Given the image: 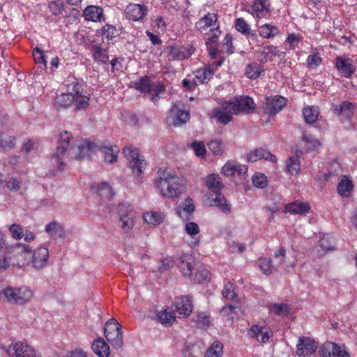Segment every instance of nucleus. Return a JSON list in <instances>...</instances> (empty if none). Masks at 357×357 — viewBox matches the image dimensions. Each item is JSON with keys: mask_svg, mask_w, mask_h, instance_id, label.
Listing matches in <instances>:
<instances>
[{"mask_svg": "<svg viewBox=\"0 0 357 357\" xmlns=\"http://www.w3.org/2000/svg\"><path fill=\"white\" fill-rule=\"evenodd\" d=\"M253 185L259 188H264L267 185L266 176L263 174H255L252 176Z\"/></svg>", "mask_w": 357, "mask_h": 357, "instance_id": "62", "label": "nucleus"}, {"mask_svg": "<svg viewBox=\"0 0 357 357\" xmlns=\"http://www.w3.org/2000/svg\"><path fill=\"white\" fill-rule=\"evenodd\" d=\"M16 139L14 136L0 133V147L4 152L10 151L15 147Z\"/></svg>", "mask_w": 357, "mask_h": 357, "instance_id": "34", "label": "nucleus"}, {"mask_svg": "<svg viewBox=\"0 0 357 357\" xmlns=\"http://www.w3.org/2000/svg\"><path fill=\"white\" fill-rule=\"evenodd\" d=\"M235 27L236 30L245 36L250 43L258 40V36L255 31L250 29L249 24L242 18H238L235 20Z\"/></svg>", "mask_w": 357, "mask_h": 357, "instance_id": "12", "label": "nucleus"}, {"mask_svg": "<svg viewBox=\"0 0 357 357\" xmlns=\"http://www.w3.org/2000/svg\"><path fill=\"white\" fill-rule=\"evenodd\" d=\"M33 56L36 63L40 65V68H46V60L43 54V50L39 47H36L33 50Z\"/></svg>", "mask_w": 357, "mask_h": 357, "instance_id": "52", "label": "nucleus"}, {"mask_svg": "<svg viewBox=\"0 0 357 357\" xmlns=\"http://www.w3.org/2000/svg\"><path fill=\"white\" fill-rule=\"evenodd\" d=\"M217 21V16L214 13H208L204 17L196 22V28L199 31H203L211 26L213 22Z\"/></svg>", "mask_w": 357, "mask_h": 357, "instance_id": "30", "label": "nucleus"}, {"mask_svg": "<svg viewBox=\"0 0 357 357\" xmlns=\"http://www.w3.org/2000/svg\"><path fill=\"white\" fill-rule=\"evenodd\" d=\"M175 310L181 315L188 317L192 311V301L190 296H183L175 303Z\"/></svg>", "mask_w": 357, "mask_h": 357, "instance_id": "15", "label": "nucleus"}, {"mask_svg": "<svg viewBox=\"0 0 357 357\" xmlns=\"http://www.w3.org/2000/svg\"><path fill=\"white\" fill-rule=\"evenodd\" d=\"M102 33L107 39H112L120 36L119 29H117L115 26L111 24H106L102 26Z\"/></svg>", "mask_w": 357, "mask_h": 357, "instance_id": "49", "label": "nucleus"}, {"mask_svg": "<svg viewBox=\"0 0 357 357\" xmlns=\"http://www.w3.org/2000/svg\"><path fill=\"white\" fill-rule=\"evenodd\" d=\"M223 344L220 342H215L206 350L204 357H222L223 354Z\"/></svg>", "mask_w": 357, "mask_h": 357, "instance_id": "41", "label": "nucleus"}, {"mask_svg": "<svg viewBox=\"0 0 357 357\" xmlns=\"http://www.w3.org/2000/svg\"><path fill=\"white\" fill-rule=\"evenodd\" d=\"M121 227L125 232H128L133 227V220L128 216V215H123L121 217Z\"/></svg>", "mask_w": 357, "mask_h": 357, "instance_id": "63", "label": "nucleus"}, {"mask_svg": "<svg viewBox=\"0 0 357 357\" xmlns=\"http://www.w3.org/2000/svg\"><path fill=\"white\" fill-rule=\"evenodd\" d=\"M333 111L337 115L343 114L346 119L351 121L354 114V105L351 102L345 101L334 105Z\"/></svg>", "mask_w": 357, "mask_h": 357, "instance_id": "21", "label": "nucleus"}, {"mask_svg": "<svg viewBox=\"0 0 357 357\" xmlns=\"http://www.w3.org/2000/svg\"><path fill=\"white\" fill-rule=\"evenodd\" d=\"M214 205L218 206L222 212L229 213L231 211V205L227 203V199L222 194H215V197L213 198Z\"/></svg>", "mask_w": 357, "mask_h": 357, "instance_id": "40", "label": "nucleus"}, {"mask_svg": "<svg viewBox=\"0 0 357 357\" xmlns=\"http://www.w3.org/2000/svg\"><path fill=\"white\" fill-rule=\"evenodd\" d=\"M353 183L346 176H344L338 184L337 190L339 194L344 197H349L353 190Z\"/></svg>", "mask_w": 357, "mask_h": 357, "instance_id": "28", "label": "nucleus"}, {"mask_svg": "<svg viewBox=\"0 0 357 357\" xmlns=\"http://www.w3.org/2000/svg\"><path fill=\"white\" fill-rule=\"evenodd\" d=\"M190 119L189 112L174 106L167 117V122L169 126H180L185 124Z\"/></svg>", "mask_w": 357, "mask_h": 357, "instance_id": "6", "label": "nucleus"}, {"mask_svg": "<svg viewBox=\"0 0 357 357\" xmlns=\"http://www.w3.org/2000/svg\"><path fill=\"white\" fill-rule=\"evenodd\" d=\"M72 135L68 131L60 134L59 144L56 152L52 154V163L57 167L58 170L63 172L65 169L66 160L74 157L77 160H82L88 155L89 151V141L87 139L79 141L68 149Z\"/></svg>", "mask_w": 357, "mask_h": 357, "instance_id": "1", "label": "nucleus"}, {"mask_svg": "<svg viewBox=\"0 0 357 357\" xmlns=\"http://www.w3.org/2000/svg\"><path fill=\"white\" fill-rule=\"evenodd\" d=\"M195 211V206L193 201L190 197H188L183 202L182 206L177 208L178 215L184 220L188 219V215H192Z\"/></svg>", "mask_w": 357, "mask_h": 357, "instance_id": "23", "label": "nucleus"}, {"mask_svg": "<svg viewBox=\"0 0 357 357\" xmlns=\"http://www.w3.org/2000/svg\"><path fill=\"white\" fill-rule=\"evenodd\" d=\"M286 250L284 248L281 247L274 252V259L275 264L274 266L276 268L284 263Z\"/></svg>", "mask_w": 357, "mask_h": 357, "instance_id": "59", "label": "nucleus"}, {"mask_svg": "<svg viewBox=\"0 0 357 357\" xmlns=\"http://www.w3.org/2000/svg\"><path fill=\"white\" fill-rule=\"evenodd\" d=\"M91 301L93 302V306L92 308L93 317L92 319L96 323H100L101 321V317L102 314V309L100 303L96 298H91Z\"/></svg>", "mask_w": 357, "mask_h": 357, "instance_id": "47", "label": "nucleus"}, {"mask_svg": "<svg viewBox=\"0 0 357 357\" xmlns=\"http://www.w3.org/2000/svg\"><path fill=\"white\" fill-rule=\"evenodd\" d=\"M270 7L268 0H255L252 8L256 12L268 11Z\"/></svg>", "mask_w": 357, "mask_h": 357, "instance_id": "58", "label": "nucleus"}, {"mask_svg": "<svg viewBox=\"0 0 357 357\" xmlns=\"http://www.w3.org/2000/svg\"><path fill=\"white\" fill-rule=\"evenodd\" d=\"M264 70L261 66L257 63L248 64L245 70V75L252 79L258 78Z\"/></svg>", "mask_w": 357, "mask_h": 357, "instance_id": "35", "label": "nucleus"}, {"mask_svg": "<svg viewBox=\"0 0 357 357\" xmlns=\"http://www.w3.org/2000/svg\"><path fill=\"white\" fill-rule=\"evenodd\" d=\"M94 49L95 50L93 53V59L99 63H107L108 61L109 57L107 56L105 50L98 46H95Z\"/></svg>", "mask_w": 357, "mask_h": 357, "instance_id": "53", "label": "nucleus"}, {"mask_svg": "<svg viewBox=\"0 0 357 357\" xmlns=\"http://www.w3.org/2000/svg\"><path fill=\"white\" fill-rule=\"evenodd\" d=\"M259 266L261 271L266 275L272 273L273 271H278L270 258H264L260 259Z\"/></svg>", "mask_w": 357, "mask_h": 357, "instance_id": "43", "label": "nucleus"}, {"mask_svg": "<svg viewBox=\"0 0 357 357\" xmlns=\"http://www.w3.org/2000/svg\"><path fill=\"white\" fill-rule=\"evenodd\" d=\"M17 291V288L8 287L0 291V300L17 304V299H18Z\"/></svg>", "mask_w": 357, "mask_h": 357, "instance_id": "27", "label": "nucleus"}, {"mask_svg": "<svg viewBox=\"0 0 357 357\" xmlns=\"http://www.w3.org/2000/svg\"><path fill=\"white\" fill-rule=\"evenodd\" d=\"M158 321L165 326H170L176 321L175 316L172 310L165 309L157 314Z\"/></svg>", "mask_w": 357, "mask_h": 357, "instance_id": "32", "label": "nucleus"}, {"mask_svg": "<svg viewBox=\"0 0 357 357\" xmlns=\"http://www.w3.org/2000/svg\"><path fill=\"white\" fill-rule=\"evenodd\" d=\"M103 8L100 6L91 5V22L105 21Z\"/></svg>", "mask_w": 357, "mask_h": 357, "instance_id": "46", "label": "nucleus"}, {"mask_svg": "<svg viewBox=\"0 0 357 357\" xmlns=\"http://www.w3.org/2000/svg\"><path fill=\"white\" fill-rule=\"evenodd\" d=\"M213 117L217 119V121L220 124L226 125L232 121V116L225 111L221 107L216 108L213 111Z\"/></svg>", "mask_w": 357, "mask_h": 357, "instance_id": "38", "label": "nucleus"}, {"mask_svg": "<svg viewBox=\"0 0 357 357\" xmlns=\"http://www.w3.org/2000/svg\"><path fill=\"white\" fill-rule=\"evenodd\" d=\"M310 206L307 203L294 202L285 206V212L291 214H303L307 213Z\"/></svg>", "mask_w": 357, "mask_h": 357, "instance_id": "24", "label": "nucleus"}, {"mask_svg": "<svg viewBox=\"0 0 357 357\" xmlns=\"http://www.w3.org/2000/svg\"><path fill=\"white\" fill-rule=\"evenodd\" d=\"M234 284L230 282H227L225 284V287L222 293V296L229 300L234 298L236 294L234 293Z\"/></svg>", "mask_w": 357, "mask_h": 357, "instance_id": "64", "label": "nucleus"}, {"mask_svg": "<svg viewBox=\"0 0 357 357\" xmlns=\"http://www.w3.org/2000/svg\"><path fill=\"white\" fill-rule=\"evenodd\" d=\"M17 294L18 299H17V304L20 305L28 302L32 297L31 291L25 287L19 288Z\"/></svg>", "mask_w": 357, "mask_h": 357, "instance_id": "45", "label": "nucleus"}, {"mask_svg": "<svg viewBox=\"0 0 357 357\" xmlns=\"http://www.w3.org/2000/svg\"><path fill=\"white\" fill-rule=\"evenodd\" d=\"M104 333L107 340L113 348L115 349L121 348L123 344L122 331L112 333L109 331V328H105Z\"/></svg>", "mask_w": 357, "mask_h": 357, "instance_id": "18", "label": "nucleus"}, {"mask_svg": "<svg viewBox=\"0 0 357 357\" xmlns=\"http://www.w3.org/2000/svg\"><path fill=\"white\" fill-rule=\"evenodd\" d=\"M270 310L278 316H284L289 313L288 306L284 303H275L270 307Z\"/></svg>", "mask_w": 357, "mask_h": 357, "instance_id": "56", "label": "nucleus"}, {"mask_svg": "<svg viewBox=\"0 0 357 357\" xmlns=\"http://www.w3.org/2000/svg\"><path fill=\"white\" fill-rule=\"evenodd\" d=\"M96 151H100L103 155L105 162L114 163L117 160L119 149L116 146H112L105 142L94 140L91 142V153Z\"/></svg>", "mask_w": 357, "mask_h": 357, "instance_id": "3", "label": "nucleus"}, {"mask_svg": "<svg viewBox=\"0 0 357 357\" xmlns=\"http://www.w3.org/2000/svg\"><path fill=\"white\" fill-rule=\"evenodd\" d=\"M300 162L296 157H289L287 160V170L291 174H297L300 172Z\"/></svg>", "mask_w": 357, "mask_h": 357, "instance_id": "44", "label": "nucleus"}, {"mask_svg": "<svg viewBox=\"0 0 357 357\" xmlns=\"http://www.w3.org/2000/svg\"><path fill=\"white\" fill-rule=\"evenodd\" d=\"M91 188L96 189L97 194L102 198L110 199L114 195L113 190L109 184L106 182H102L98 186H95L94 184L91 185Z\"/></svg>", "mask_w": 357, "mask_h": 357, "instance_id": "31", "label": "nucleus"}, {"mask_svg": "<svg viewBox=\"0 0 357 357\" xmlns=\"http://www.w3.org/2000/svg\"><path fill=\"white\" fill-rule=\"evenodd\" d=\"M208 271L204 266H199L197 268L195 275L192 274V276L190 278L195 282L201 283L204 281H206L208 279Z\"/></svg>", "mask_w": 357, "mask_h": 357, "instance_id": "42", "label": "nucleus"}, {"mask_svg": "<svg viewBox=\"0 0 357 357\" xmlns=\"http://www.w3.org/2000/svg\"><path fill=\"white\" fill-rule=\"evenodd\" d=\"M45 231L54 239L64 236V229L57 222H52L45 227Z\"/></svg>", "mask_w": 357, "mask_h": 357, "instance_id": "29", "label": "nucleus"}, {"mask_svg": "<svg viewBox=\"0 0 357 357\" xmlns=\"http://www.w3.org/2000/svg\"><path fill=\"white\" fill-rule=\"evenodd\" d=\"M320 357H349V354L340 346L328 342L319 351Z\"/></svg>", "mask_w": 357, "mask_h": 357, "instance_id": "7", "label": "nucleus"}, {"mask_svg": "<svg viewBox=\"0 0 357 357\" xmlns=\"http://www.w3.org/2000/svg\"><path fill=\"white\" fill-rule=\"evenodd\" d=\"M75 100V93L72 91L57 94L55 98V107L57 109H66Z\"/></svg>", "mask_w": 357, "mask_h": 357, "instance_id": "16", "label": "nucleus"}, {"mask_svg": "<svg viewBox=\"0 0 357 357\" xmlns=\"http://www.w3.org/2000/svg\"><path fill=\"white\" fill-rule=\"evenodd\" d=\"M32 257L33 266L37 268H42L46 266L49 257V251L47 248L39 247L34 251Z\"/></svg>", "mask_w": 357, "mask_h": 357, "instance_id": "14", "label": "nucleus"}, {"mask_svg": "<svg viewBox=\"0 0 357 357\" xmlns=\"http://www.w3.org/2000/svg\"><path fill=\"white\" fill-rule=\"evenodd\" d=\"M208 148L213 153V154L216 155H220L223 153V146L222 142L221 140L215 139L211 140L208 143Z\"/></svg>", "mask_w": 357, "mask_h": 357, "instance_id": "48", "label": "nucleus"}, {"mask_svg": "<svg viewBox=\"0 0 357 357\" xmlns=\"http://www.w3.org/2000/svg\"><path fill=\"white\" fill-rule=\"evenodd\" d=\"M191 147L197 156H204L206 153L205 144L203 142L195 140L192 143Z\"/></svg>", "mask_w": 357, "mask_h": 357, "instance_id": "60", "label": "nucleus"}, {"mask_svg": "<svg viewBox=\"0 0 357 357\" xmlns=\"http://www.w3.org/2000/svg\"><path fill=\"white\" fill-rule=\"evenodd\" d=\"M319 115L318 107L314 106H307L303 110V116L305 121L308 124H312L316 122Z\"/></svg>", "mask_w": 357, "mask_h": 357, "instance_id": "33", "label": "nucleus"}, {"mask_svg": "<svg viewBox=\"0 0 357 357\" xmlns=\"http://www.w3.org/2000/svg\"><path fill=\"white\" fill-rule=\"evenodd\" d=\"M318 344L310 337H301L297 344L296 354L300 356L307 357L317 349Z\"/></svg>", "mask_w": 357, "mask_h": 357, "instance_id": "8", "label": "nucleus"}, {"mask_svg": "<svg viewBox=\"0 0 357 357\" xmlns=\"http://www.w3.org/2000/svg\"><path fill=\"white\" fill-rule=\"evenodd\" d=\"M221 107L231 116L234 114H238L239 113V107H238L236 98H235L234 100H229L225 102Z\"/></svg>", "mask_w": 357, "mask_h": 357, "instance_id": "50", "label": "nucleus"}, {"mask_svg": "<svg viewBox=\"0 0 357 357\" xmlns=\"http://www.w3.org/2000/svg\"><path fill=\"white\" fill-rule=\"evenodd\" d=\"M91 349L99 357H108L109 356V347L103 338L98 337L94 340Z\"/></svg>", "mask_w": 357, "mask_h": 357, "instance_id": "19", "label": "nucleus"}, {"mask_svg": "<svg viewBox=\"0 0 357 357\" xmlns=\"http://www.w3.org/2000/svg\"><path fill=\"white\" fill-rule=\"evenodd\" d=\"M126 17L132 21L142 20L147 14V7L144 5L130 3L125 10Z\"/></svg>", "mask_w": 357, "mask_h": 357, "instance_id": "10", "label": "nucleus"}, {"mask_svg": "<svg viewBox=\"0 0 357 357\" xmlns=\"http://www.w3.org/2000/svg\"><path fill=\"white\" fill-rule=\"evenodd\" d=\"M158 179L156 181L157 188L160 189L164 197L168 198L177 197L184 190V182L177 176L172 175L167 169H159Z\"/></svg>", "mask_w": 357, "mask_h": 357, "instance_id": "2", "label": "nucleus"}, {"mask_svg": "<svg viewBox=\"0 0 357 357\" xmlns=\"http://www.w3.org/2000/svg\"><path fill=\"white\" fill-rule=\"evenodd\" d=\"M319 243L326 251L334 250L335 248V239L331 236H324L320 239Z\"/></svg>", "mask_w": 357, "mask_h": 357, "instance_id": "54", "label": "nucleus"}, {"mask_svg": "<svg viewBox=\"0 0 357 357\" xmlns=\"http://www.w3.org/2000/svg\"><path fill=\"white\" fill-rule=\"evenodd\" d=\"M181 271L185 275L189 277L192 276L193 269L195 268V260L192 256L188 255H182L180 258Z\"/></svg>", "mask_w": 357, "mask_h": 357, "instance_id": "20", "label": "nucleus"}, {"mask_svg": "<svg viewBox=\"0 0 357 357\" xmlns=\"http://www.w3.org/2000/svg\"><path fill=\"white\" fill-rule=\"evenodd\" d=\"M153 82L149 77L144 76L135 83V88L144 93H151Z\"/></svg>", "mask_w": 357, "mask_h": 357, "instance_id": "36", "label": "nucleus"}, {"mask_svg": "<svg viewBox=\"0 0 357 357\" xmlns=\"http://www.w3.org/2000/svg\"><path fill=\"white\" fill-rule=\"evenodd\" d=\"M165 90V86L163 84L159 82L156 84L152 85L151 88V93H150L151 95V99L152 100H157L159 98V94Z\"/></svg>", "mask_w": 357, "mask_h": 357, "instance_id": "61", "label": "nucleus"}, {"mask_svg": "<svg viewBox=\"0 0 357 357\" xmlns=\"http://www.w3.org/2000/svg\"><path fill=\"white\" fill-rule=\"evenodd\" d=\"M123 153L127 160H129L130 167L133 172H136L137 174L142 173L146 163L144 159L139 156L137 149L130 146L125 147Z\"/></svg>", "mask_w": 357, "mask_h": 357, "instance_id": "4", "label": "nucleus"}, {"mask_svg": "<svg viewBox=\"0 0 357 357\" xmlns=\"http://www.w3.org/2000/svg\"><path fill=\"white\" fill-rule=\"evenodd\" d=\"M206 186L215 194L220 193L223 187L221 178L218 174H211L207 176Z\"/></svg>", "mask_w": 357, "mask_h": 357, "instance_id": "26", "label": "nucleus"}, {"mask_svg": "<svg viewBox=\"0 0 357 357\" xmlns=\"http://www.w3.org/2000/svg\"><path fill=\"white\" fill-rule=\"evenodd\" d=\"M195 48L192 44L185 46L169 47L168 56L172 60H183L189 58L195 52Z\"/></svg>", "mask_w": 357, "mask_h": 357, "instance_id": "9", "label": "nucleus"}, {"mask_svg": "<svg viewBox=\"0 0 357 357\" xmlns=\"http://www.w3.org/2000/svg\"><path fill=\"white\" fill-rule=\"evenodd\" d=\"M73 91L75 93L76 109L80 110L86 108L89 104V98L87 96H82L81 86L77 83L73 86Z\"/></svg>", "mask_w": 357, "mask_h": 357, "instance_id": "25", "label": "nucleus"}, {"mask_svg": "<svg viewBox=\"0 0 357 357\" xmlns=\"http://www.w3.org/2000/svg\"><path fill=\"white\" fill-rule=\"evenodd\" d=\"M335 66L342 75L347 78L350 77L354 71L351 61L341 56L337 57Z\"/></svg>", "mask_w": 357, "mask_h": 357, "instance_id": "17", "label": "nucleus"}, {"mask_svg": "<svg viewBox=\"0 0 357 357\" xmlns=\"http://www.w3.org/2000/svg\"><path fill=\"white\" fill-rule=\"evenodd\" d=\"M10 354L12 357H41L33 347L22 342L15 344Z\"/></svg>", "mask_w": 357, "mask_h": 357, "instance_id": "11", "label": "nucleus"}, {"mask_svg": "<svg viewBox=\"0 0 357 357\" xmlns=\"http://www.w3.org/2000/svg\"><path fill=\"white\" fill-rule=\"evenodd\" d=\"M198 327L208 326L211 324L209 317L204 312H198L193 317Z\"/></svg>", "mask_w": 357, "mask_h": 357, "instance_id": "51", "label": "nucleus"}, {"mask_svg": "<svg viewBox=\"0 0 357 357\" xmlns=\"http://www.w3.org/2000/svg\"><path fill=\"white\" fill-rule=\"evenodd\" d=\"M213 75V71L211 69L203 68L199 69L195 73L196 78L201 82L203 83L206 79H209Z\"/></svg>", "mask_w": 357, "mask_h": 357, "instance_id": "57", "label": "nucleus"}, {"mask_svg": "<svg viewBox=\"0 0 357 357\" xmlns=\"http://www.w3.org/2000/svg\"><path fill=\"white\" fill-rule=\"evenodd\" d=\"M238 107H239V112H244L250 114L254 112L256 105L252 98L244 96L240 98H236Z\"/></svg>", "mask_w": 357, "mask_h": 357, "instance_id": "22", "label": "nucleus"}, {"mask_svg": "<svg viewBox=\"0 0 357 357\" xmlns=\"http://www.w3.org/2000/svg\"><path fill=\"white\" fill-rule=\"evenodd\" d=\"M302 140L306 143L308 146L307 149L310 150H313L321 144L317 139H314L310 134L307 132L303 133Z\"/></svg>", "mask_w": 357, "mask_h": 357, "instance_id": "55", "label": "nucleus"}, {"mask_svg": "<svg viewBox=\"0 0 357 357\" xmlns=\"http://www.w3.org/2000/svg\"><path fill=\"white\" fill-rule=\"evenodd\" d=\"M279 33L278 29L273 25L265 24L259 28V35L264 38H272Z\"/></svg>", "mask_w": 357, "mask_h": 357, "instance_id": "37", "label": "nucleus"}, {"mask_svg": "<svg viewBox=\"0 0 357 357\" xmlns=\"http://www.w3.org/2000/svg\"><path fill=\"white\" fill-rule=\"evenodd\" d=\"M260 159H264L272 162H277V158L274 155L262 148L255 149L250 151L247 155V160L249 162H253Z\"/></svg>", "mask_w": 357, "mask_h": 357, "instance_id": "13", "label": "nucleus"}, {"mask_svg": "<svg viewBox=\"0 0 357 357\" xmlns=\"http://www.w3.org/2000/svg\"><path fill=\"white\" fill-rule=\"evenodd\" d=\"M287 100L282 96L266 97L263 103L264 112L269 116H275L286 106Z\"/></svg>", "mask_w": 357, "mask_h": 357, "instance_id": "5", "label": "nucleus"}, {"mask_svg": "<svg viewBox=\"0 0 357 357\" xmlns=\"http://www.w3.org/2000/svg\"><path fill=\"white\" fill-rule=\"evenodd\" d=\"M164 215L160 212H146L144 215V220L149 224L158 225L163 222Z\"/></svg>", "mask_w": 357, "mask_h": 357, "instance_id": "39", "label": "nucleus"}]
</instances>
